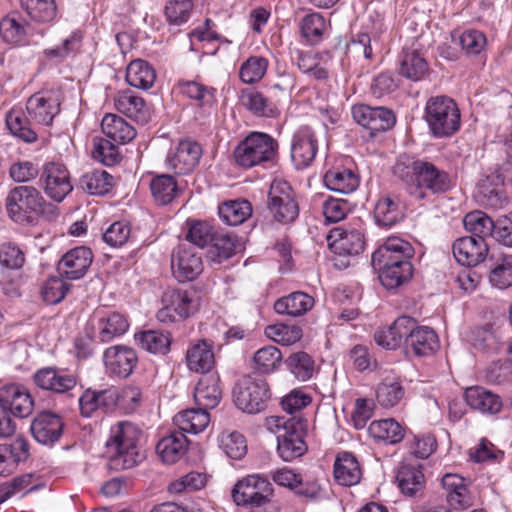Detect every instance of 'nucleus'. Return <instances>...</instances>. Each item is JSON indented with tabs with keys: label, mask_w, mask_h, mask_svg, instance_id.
<instances>
[{
	"label": "nucleus",
	"mask_w": 512,
	"mask_h": 512,
	"mask_svg": "<svg viewBox=\"0 0 512 512\" xmlns=\"http://www.w3.org/2000/svg\"><path fill=\"white\" fill-rule=\"evenodd\" d=\"M393 173L405 182L410 196L418 201L426 199L427 192L442 194L453 186L452 178L445 170L431 162L405 155L397 159Z\"/></svg>",
	"instance_id": "obj_1"
},
{
	"label": "nucleus",
	"mask_w": 512,
	"mask_h": 512,
	"mask_svg": "<svg viewBox=\"0 0 512 512\" xmlns=\"http://www.w3.org/2000/svg\"><path fill=\"white\" fill-rule=\"evenodd\" d=\"M412 245L399 237H389L372 254L371 262L380 283L386 289H395L413 276Z\"/></svg>",
	"instance_id": "obj_2"
},
{
	"label": "nucleus",
	"mask_w": 512,
	"mask_h": 512,
	"mask_svg": "<svg viewBox=\"0 0 512 512\" xmlns=\"http://www.w3.org/2000/svg\"><path fill=\"white\" fill-rule=\"evenodd\" d=\"M5 207L9 218L18 224H30L38 217L52 221L59 216L58 207L47 202L41 192L30 185L11 189L5 199Z\"/></svg>",
	"instance_id": "obj_3"
},
{
	"label": "nucleus",
	"mask_w": 512,
	"mask_h": 512,
	"mask_svg": "<svg viewBox=\"0 0 512 512\" xmlns=\"http://www.w3.org/2000/svg\"><path fill=\"white\" fill-rule=\"evenodd\" d=\"M140 436L141 430L128 421H120L110 428L105 447L111 468L130 469L142 461L143 456L137 447Z\"/></svg>",
	"instance_id": "obj_4"
},
{
	"label": "nucleus",
	"mask_w": 512,
	"mask_h": 512,
	"mask_svg": "<svg viewBox=\"0 0 512 512\" xmlns=\"http://www.w3.org/2000/svg\"><path fill=\"white\" fill-rule=\"evenodd\" d=\"M268 426L277 435V452L282 460L289 462L305 454L306 419L274 416L268 419Z\"/></svg>",
	"instance_id": "obj_5"
},
{
	"label": "nucleus",
	"mask_w": 512,
	"mask_h": 512,
	"mask_svg": "<svg viewBox=\"0 0 512 512\" xmlns=\"http://www.w3.org/2000/svg\"><path fill=\"white\" fill-rule=\"evenodd\" d=\"M424 119L435 138L453 135L461 124V114L456 102L446 95L432 96L427 100Z\"/></svg>",
	"instance_id": "obj_6"
},
{
	"label": "nucleus",
	"mask_w": 512,
	"mask_h": 512,
	"mask_svg": "<svg viewBox=\"0 0 512 512\" xmlns=\"http://www.w3.org/2000/svg\"><path fill=\"white\" fill-rule=\"evenodd\" d=\"M278 143L270 135L252 132L234 149L233 157L237 165L252 168L266 162H272L277 154Z\"/></svg>",
	"instance_id": "obj_7"
},
{
	"label": "nucleus",
	"mask_w": 512,
	"mask_h": 512,
	"mask_svg": "<svg viewBox=\"0 0 512 512\" xmlns=\"http://www.w3.org/2000/svg\"><path fill=\"white\" fill-rule=\"evenodd\" d=\"M162 307L158 310L157 319L165 324L186 319L197 312L199 297L195 291L183 289H167L161 297Z\"/></svg>",
	"instance_id": "obj_8"
},
{
	"label": "nucleus",
	"mask_w": 512,
	"mask_h": 512,
	"mask_svg": "<svg viewBox=\"0 0 512 512\" xmlns=\"http://www.w3.org/2000/svg\"><path fill=\"white\" fill-rule=\"evenodd\" d=\"M233 396L238 409L248 414H257L266 409L271 393L265 380L244 376L235 385Z\"/></svg>",
	"instance_id": "obj_9"
},
{
	"label": "nucleus",
	"mask_w": 512,
	"mask_h": 512,
	"mask_svg": "<svg viewBox=\"0 0 512 512\" xmlns=\"http://www.w3.org/2000/svg\"><path fill=\"white\" fill-rule=\"evenodd\" d=\"M267 207L272 218L280 224L293 223L299 216V204L292 187L282 180L272 182Z\"/></svg>",
	"instance_id": "obj_10"
},
{
	"label": "nucleus",
	"mask_w": 512,
	"mask_h": 512,
	"mask_svg": "<svg viewBox=\"0 0 512 512\" xmlns=\"http://www.w3.org/2000/svg\"><path fill=\"white\" fill-rule=\"evenodd\" d=\"M231 495L236 505H250L252 508L259 504H269L273 487L267 478L248 475L234 485Z\"/></svg>",
	"instance_id": "obj_11"
},
{
	"label": "nucleus",
	"mask_w": 512,
	"mask_h": 512,
	"mask_svg": "<svg viewBox=\"0 0 512 512\" xmlns=\"http://www.w3.org/2000/svg\"><path fill=\"white\" fill-rule=\"evenodd\" d=\"M40 181L44 193L53 201L62 202L73 190L70 172L61 161H48L42 166Z\"/></svg>",
	"instance_id": "obj_12"
},
{
	"label": "nucleus",
	"mask_w": 512,
	"mask_h": 512,
	"mask_svg": "<svg viewBox=\"0 0 512 512\" xmlns=\"http://www.w3.org/2000/svg\"><path fill=\"white\" fill-rule=\"evenodd\" d=\"M201 145L191 139H183L175 148L170 149L166 156L167 168L177 175H186L192 172L202 157Z\"/></svg>",
	"instance_id": "obj_13"
},
{
	"label": "nucleus",
	"mask_w": 512,
	"mask_h": 512,
	"mask_svg": "<svg viewBox=\"0 0 512 512\" xmlns=\"http://www.w3.org/2000/svg\"><path fill=\"white\" fill-rule=\"evenodd\" d=\"M353 119L369 131L370 136L391 129L396 123V116L386 107H371L360 104L352 108Z\"/></svg>",
	"instance_id": "obj_14"
},
{
	"label": "nucleus",
	"mask_w": 512,
	"mask_h": 512,
	"mask_svg": "<svg viewBox=\"0 0 512 512\" xmlns=\"http://www.w3.org/2000/svg\"><path fill=\"white\" fill-rule=\"evenodd\" d=\"M173 276L179 282L192 281L203 271L201 256L188 244H179L171 254Z\"/></svg>",
	"instance_id": "obj_15"
},
{
	"label": "nucleus",
	"mask_w": 512,
	"mask_h": 512,
	"mask_svg": "<svg viewBox=\"0 0 512 512\" xmlns=\"http://www.w3.org/2000/svg\"><path fill=\"white\" fill-rule=\"evenodd\" d=\"M119 399V391L114 386L100 390L87 388L78 399L80 414L90 418L98 410L110 411L117 406Z\"/></svg>",
	"instance_id": "obj_16"
},
{
	"label": "nucleus",
	"mask_w": 512,
	"mask_h": 512,
	"mask_svg": "<svg viewBox=\"0 0 512 512\" xmlns=\"http://www.w3.org/2000/svg\"><path fill=\"white\" fill-rule=\"evenodd\" d=\"M103 361L106 371L110 375L125 379L133 373L137 366L138 356L131 347L115 345L104 351Z\"/></svg>",
	"instance_id": "obj_17"
},
{
	"label": "nucleus",
	"mask_w": 512,
	"mask_h": 512,
	"mask_svg": "<svg viewBox=\"0 0 512 512\" xmlns=\"http://www.w3.org/2000/svg\"><path fill=\"white\" fill-rule=\"evenodd\" d=\"M26 109L35 122L51 125L54 117L60 112L59 94L53 90L37 92L28 99Z\"/></svg>",
	"instance_id": "obj_18"
},
{
	"label": "nucleus",
	"mask_w": 512,
	"mask_h": 512,
	"mask_svg": "<svg viewBox=\"0 0 512 512\" xmlns=\"http://www.w3.org/2000/svg\"><path fill=\"white\" fill-rule=\"evenodd\" d=\"M0 406L15 417L26 418L33 411L34 400L26 387L12 383L0 388Z\"/></svg>",
	"instance_id": "obj_19"
},
{
	"label": "nucleus",
	"mask_w": 512,
	"mask_h": 512,
	"mask_svg": "<svg viewBox=\"0 0 512 512\" xmlns=\"http://www.w3.org/2000/svg\"><path fill=\"white\" fill-rule=\"evenodd\" d=\"M33 380L39 388L56 394L70 392L78 382L74 373L57 367H44L37 370Z\"/></svg>",
	"instance_id": "obj_20"
},
{
	"label": "nucleus",
	"mask_w": 512,
	"mask_h": 512,
	"mask_svg": "<svg viewBox=\"0 0 512 512\" xmlns=\"http://www.w3.org/2000/svg\"><path fill=\"white\" fill-rule=\"evenodd\" d=\"M93 261L90 248L85 246L75 247L66 252L57 265V271L62 278L78 280L83 278Z\"/></svg>",
	"instance_id": "obj_21"
},
{
	"label": "nucleus",
	"mask_w": 512,
	"mask_h": 512,
	"mask_svg": "<svg viewBox=\"0 0 512 512\" xmlns=\"http://www.w3.org/2000/svg\"><path fill=\"white\" fill-rule=\"evenodd\" d=\"M318 150L317 139L308 126L300 127L293 135L291 157L295 166L308 167L315 159Z\"/></svg>",
	"instance_id": "obj_22"
},
{
	"label": "nucleus",
	"mask_w": 512,
	"mask_h": 512,
	"mask_svg": "<svg viewBox=\"0 0 512 512\" xmlns=\"http://www.w3.org/2000/svg\"><path fill=\"white\" fill-rule=\"evenodd\" d=\"M406 206L399 196L384 194L374 205L375 223L384 228H391L405 218Z\"/></svg>",
	"instance_id": "obj_23"
},
{
	"label": "nucleus",
	"mask_w": 512,
	"mask_h": 512,
	"mask_svg": "<svg viewBox=\"0 0 512 512\" xmlns=\"http://www.w3.org/2000/svg\"><path fill=\"white\" fill-rule=\"evenodd\" d=\"M452 248L456 261L467 267L476 266L483 262L488 254L486 240L474 236L456 239Z\"/></svg>",
	"instance_id": "obj_24"
},
{
	"label": "nucleus",
	"mask_w": 512,
	"mask_h": 512,
	"mask_svg": "<svg viewBox=\"0 0 512 512\" xmlns=\"http://www.w3.org/2000/svg\"><path fill=\"white\" fill-rule=\"evenodd\" d=\"M413 325V317L400 316L389 327L376 330L374 340L379 346L394 350L403 342L406 344Z\"/></svg>",
	"instance_id": "obj_25"
},
{
	"label": "nucleus",
	"mask_w": 512,
	"mask_h": 512,
	"mask_svg": "<svg viewBox=\"0 0 512 512\" xmlns=\"http://www.w3.org/2000/svg\"><path fill=\"white\" fill-rule=\"evenodd\" d=\"M330 249L337 255H358L364 249L363 234L358 230H344L340 227L332 229L327 235Z\"/></svg>",
	"instance_id": "obj_26"
},
{
	"label": "nucleus",
	"mask_w": 512,
	"mask_h": 512,
	"mask_svg": "<svg viewBox=\"0 0 512 512\" xmlns=\"http://www.w3.org/2000/svg\"><path fill=\"white\" fill-rule=\"evenodd\" d=\"M63 426V421L57 414L42 412L32 421L30 430L37 442L50 445L60 439Z\"/></svg>",
	"instance_id": "obj_27"
},
{
	"label": "nucleus",
	"mask_w": 512,
	"mask_h": 512,
	"mask_svg": "<svg viewBox=\"0 0 512 512\" xmlns=\"http://www.w3.org/2000/svg\"><path fill=\"white\" fill-rule=\"evenodd\" d=\"M438 348L439 339L436 332L427 326L417 325L415 320V325L412 326L407 338V352L417 357H427L433 355Z\"/></svg>",
	"instance_id": "obj_28"
},
{
	"label": "nucleus",
	"mask_w": 512,
	"mask_h": 512,
	"mask_svg": "<svg viewBox=\"0 0 512 512\" xmlns=\"http://www.w3.org/2000/svg\"><path fill=\"white\" fill-rule=\"evenodd\" d=\"M185 360L190 371L207 375L215 365L213 342L200 339L190 344Z\"/></svg>",
	"instance_id": "obj_29"
},
{
	"label": "nucleus",
	"mask_w": 512,
	"mask_h": 512,
	"mask_svg": "<svg viewBox=\"0 0 512 512\" xmlns=\"http://www.w3.org/2000/svg\"><path fill=\"white\" fill-rule=\"evenodd\" d=\"M116 110L136 122L145 124L150 119V110L140 96L131 90L119 92L114 99Z\"/></svg>",
	"instance_id": "obj_30"
},
{
	"label": "nucleus",
	"mask_w": 512,
	"mask_h": 512,
	"mask_svg": "<svg viewBox=\"0 0 512 512\" xmlns=\"http://www.w3.org/2000/svg\"><path fill=\"white\" fill-rule=\"evenodd\" d=\"M441 484L446 491V498L454 509H464L470 506L469 484L470 481L459 474L447 473L441 479Z\"/></svg>",
	"instance_id": "obj_31"
},
{
	"label": "nucleus",
	"mask_w": 512,
	"mask_h": 512,
	"mask_svg": "<svg viewBox=\"0 0 512 512\" xmlns=\"http://www.w3.org/2000/svg\"><path fill=\"white\" fill-rule=\"evenodd\" d=\"M29 457V444L23 437L16 438L11 444L0 445V476L12 474L20 462Z\"/></svg>",
	"instance_id": "obj_32"
},
{
	"label": "nucleus",
	"mask_w": 512,
	"mask_h": 512,
	"mask_svg": "<svg viewBox=\"0 0 512 512\" xmlns=\"http://www.w3.org/2000/svg\"><path fill=\"white\" fill-rule=\"evenodd\" d=\"M333 474L335 481L342 486H354L362 478V470L357 458L351 452H341L337 455Z\"/></svg>",
	"instance_id": "obj_33"
},
{
	"label": "nucleus",
	"mask_w": 512,
	"mask_h": 512,
	"mask_svg": "<svg viewBox=\"0 0 512 512\" xmlns=\"http://www.w3.org/2000/svg\"><path fill=\"white\" fill-rule=\"evenodd\" d=\"M418 462L403 461L398 469L396 481L400 490L408 496H414L424 488L425 476Z\"/></svg>",
	"instance_id": "obj_34"
},
{
	"label": "nucleus",
	"mask_w": 512,
	"mask_h": 512,
	"mask_svg": "<svg viewBox=\"0 0 512 512\" xmlns=\"http://www.w3.org/2000/svg\"><path fill=\"white\" fill-rule=\"evenodd\" d=\"M219 382L220 377L217 374H207L200 378L194 390V400L197 406L209 410L220 403L222 390Z\"/></svg>",
	"instance_id": "obj_35"
},
{
	"label": "nucleus",
	"mask_w": 512,
	"mask_h": 512,
	"mask_svg": "<svg viewBox=\"0 0 512 512\" xmlns=\"http://www.w3.org/2000/svg\"><path fill=\"white\" fill-rule=\"evenodd\" d=\"M465 401L472 409L483 414H497L502 409L501 398L480 386L467 388Z\"/></svg>",
	"instance_id": "obj_36"
},
{
	"label": "nucleus",
	"mask_w": 512,
	"mask_h": 512,
	"mask_svg": "<svg viewBox=\"0 0 512 512\" xmlns=\"http://www.w3.org/2000/svg\"><path fill=\"white\" fill-rule=\"evenodd\" d=\"M474 198L479 205L493 209L501 208L506 201L498 178L490 176L479 181Z\"/></svg>",
	"instance_id": "obj_37"
},
{
	"label": "nucleus",
	"mask_w": 512,
	"mask_h": 512,
	"mask_svg": "<svg viewBox=\"0 0 512 512\" xmlns=\"http://www.w3.org/2000/svg\"><path fill=\"white\" fill-rule=\"evenodd\" d=\"M34 34L32 25L23 24L14 14L4 17L0 22V35L8 44L25 45Z\"/></svg>",
	"instance_id": "obj_38"
},
{
	"label": "nucleus",
	"mask_w": 512,
	"mask_h": 512,
	"mask_svg": "<svg viewBox=\"0 0 512 512\" xmlns=\"http://www.w3.org/2000/svg\"><path fill=\"white\" fill-rule=\"evenodd\" d=\"M210 422V415L207 409L197 406V408L187 409L179 412L173 418L174 425L180 432L198 434L206 429Z\"/></svg>",
	"instance_id": "obj_39"
},
{
	"label": "nucleus",
	"mask_w": 512,
	"mask_h": 512,
	"mask_svg": "<svg viewBox=\"0 0 512 512\" xmlns=\"http://www.w3.org/2000/svg\"><path fill=\"white\" fill-rule=\"evenodd\" d=\"M137 346L154 355H166L170 351L172 336L168 331L144 330L134 335Z\"/></svg>",
	"instance_id": "obj_40"
},
{
	"label": "nucleus",
	"mask_w": 512,
	"mask_h": 512,
	"mask_svg": "<svg viewBox=\"0 0 512 512\" xmlns=\"http://www.w3.org/2000/svg\"><path fill=\"white\" fill-rule=\"evenodd\" d=\"M101 129L107 139L117 144H126L136 137L135 128L116 114H106L101 122Z\"/></svg>",
	"instance_id": "obj_41"
},
{
	"label": "nucleus",
	"mask_w": 512,
	"mask_h": 512,
	"mask_svg": "<svg viewBox=\"0 0 512 512\" xmlns=\"http://www.w3.org/2000/svg\"><path fill=\"white\" fill-rule=\"evenodd\" d=\"M314 306V299L302 291L290 293L274 303V310L281 315L297 317L304 315Z\"/></svg>",
	"instance_id": "obj_42"
},
{
	"label": "nucleus",
	"mask_w": 512,
	"mask_h": 512,
	"mask_svg": "<svg viewBox=\"0 0 512 512\" xmlns=\"http://www.w3.org/2000/svg\"><path fill=\"white\" fill-rule=\"evenodd\" d=\"M187 447L186 436L178 430L163 437L156 445V452L163 462L173 464L185 454Z\"/></svg>",
	"instance_id": "obj_43"
},
{
	"label": "nucleus",
	"mask_w": 512,
	"mask_h": 512,
	"mask_svg": "<svg viewBox=\"0 0 512 512\" xmlns=\"http://www.w3.org/2000/svg\"><path fill=\"white\" fill-rule=\"evenodd\" d=\"M369 435L386 444H397L405 435L404 428L393 418L373 421L368 427Z\"/></svg>",
	"instance_id": "obj_44"
},
{
	"label": "nucleus",
	"mask_w": 512,
	"mask_h": 512,
	"mask_svg": "<svg viewBox=\"0 0 512 512\" xmlns=\"http://www.w3.org/2000/svg\"><path fill=\"white\" fill-rule=\"evenodd\" d=\"M324 183L331 191L341 194H350L357 189L359 185V178L350 169L337 168L328 170L325 173Z\"/></svg>",
	"instance_id": "obj_45"
},
{
	"label": "nucleus",
	"mask_w": 512,
	"mask_h": 512,
	"mask_svg": "<svg viewBox=\"0 0 512 512\" xmlns=\"http://www.w3.org/2000/svg\"><path fill=\"white\" fill-rule=\"evenodd\" d=\"M155 80L156 72L145 60H133L126 69V81L132 87L147 90L152 87Z\"/></svg>",
	"instance_id": "obj_46"
},
{
	"label": "nucleus",
	"mask_w": 512,
	"mask_h": 512,
	"mask_svg": "<svg viewBox=\"0 0 512 512\" xmlns=\"http://www.w3.org/2000/svg\"><path fill=\"white\" fill-rule=\"evenodd\" d=\"M150 190L154 201L161 206L170 204L180 194L175 178L169 174L154 176L150 182Z\"/></svg>",
	"instance_id": "obj_47"
},
{
	"label": "nucleus",
	"mask_w": 512,
	"mask_h": 512,
	"mask_svg": "<svg viewBox=\"0 0 512 512\" xmlns=\"http://www.w3.org/2000/svg\"><path fill=\"white\" fill-rule=\"evenodd\" d=\"M128 328L127 318L118 312H113L99 319L97 338L101 343H108L125 334Z\"/></svg>",
	"instance_id": "obj_48"
},
{
	"label": "nucleus",
	"mask_w": 512,
	"mask_h": 512,
	"mask_svg": "<svg viewBox=\"0 0 512 512\" xmlns=\"http://www.w3.org/2000/svg\"><path fill=\"white\" fill-rule=\"evenodd\" d=\"M79 188L90 195H105L113 186V177L105 170L93 169L79 179Z\"/></svg>",
	"instance_id": "obj_49"
},
{
	"label": "nucleus",
	"mask_w": 512,
	"mask_h": 512,
	"mask_svg": "<svg viewBox=\"0 0 512 512\" xmlns=\"http://www.w3.org/2000/svg\"><path fill=\"white\" fill-rule=\"evenodd\" d=\"M252 205L248 200L237 199L226 201L219 206V217L230 226L244 223L252 215Z\"/></svg>",
	"instance_id": "obj_50"
},
{
	"label": "nucleus",
	"mask_w": 512,
	"mask_h": 512,
	"mask_svg": "<svg viewBox=\"0 0 512 512\" xmlns=\"http://www.w3.org/2000/svg\"><path fill=\"white\" fill-rule=\"evenodd\" d=\"M427 61L416 50L403 48L400 74L412 81H419L428 73Z\"/></svg>",
	"instance_id": "obj_51"
},
{
	"label": "nucleus",
	"mask_w": 512,
	"mask_h": 512,
	"mask_svg": "<svg viewBox=\"0 0 512 512\" xmlns=\"http://www.w3.org/2000/svg\"><path fill=\"white\" fill-rule=\"evenodd\" d=\"M242 103L256 116L275 117L278 114L277 100L266 97L259 91L244 92Z\"/></svg>",
	"instance_id": "obj_52"
},
{
	"label": "nucleus",
	"mask_w": 512,
	"mask_h": 512,
	"mask_svg": "<svg viewBox=\"0 0 512 512\" xmlns=\"http://www.w3.org/2000/svg\"><path fill=\"white\" fill-rule=\"evenodd\" d=\"M20 5L32 20L40 23H51L57 14L55 0H20Z\"/></svg>",
	"instance_id": "obj_53"
},
{
	"label": "nucleus",
	"mask_w": 512,
	"mask_h": 512,
	"mask_svg": "<svg viewBox=\"0 0 512 512\" xmlns=\"http://www.w3.org/2000/svg\"><path fill=\"white\" fill-rule=\"evenodd\" d=\"M494 221L482 211H472L463 219L464 227L476 238L485 240L491 237L495 228Z\"/></svg>",
	"instance_id": "obj_54"
},
{
	"label": "nucleus",
	"mask_w": 512,
	"mask_h": 512,
	"mask_svg": "<svg viewBox=\"0 0 512 512\" xmlns=\"http://www.w3.org/2000/svg\"><path fill=\"white\" fill-rule=\"evenodd\" d=\"M282 362L281 351L272 345L257 350L253 356V369L261 374L274 372Z\"/></svg>",
	"instance_id": "obj_55"
},
{
	"label": "nucleus",
	"mask_w": 512,
	"mask_h": 512,
	"mask_svg": "<svg viewBox=\"0 0 512 512\" xmlns=\"http://www.w3.org/2000/svg\"><path fill=\"white\" fill-rule=\"evenodd\" d=\"M404 396L405 389L398 380L385 379L377 387V402L384 408L397 406L403 400Z\"/></svg>",
	"instance_id": "obj_56"
},
{
	"label": "nucleus",
	"mask_w": 512,
	"mask_h": 512,
	"mask_svg": "<svg viewBox=\"0 0 512 512\" xmlns=\"http://www.w3.org/2000/svg\"><path fill=\"white\" fill-rule=\"evenodd\" d=\"M469 340L475 348L488 352H497L504 344L497 331L486 326L473 329Z\"/></svg>",
	"instance_id": "obj_57"
},
{
	"label": "nucleus",
	"mask_w": 512,
	"mask_h": 512,
	"mask_svg": "<svg viewBox=\"0 0 512 512\" xmlns=\"http://www.w3.org/2000/svg\"><path fill=\"white\" fill-rule=\"evenodd\" d=\"M289 371L300 381H307L312 378L315 372V362L308 353L298 351L292 353L286 360Z\"/></svg>",
	"instance_id": "obj_58"
},
{
	"label": "nucleus",
	"mask_w": 512,
	"mask_h": 512,
	"mask_svg": "<svg viewBox=\"0 0 512 512\" xmlns=\"http://www.w3.org/2000/svg\"><path fill=\"white\" fill-rule=\"evenodd\" d=\"M489 282L501 290L512 286V255H503L496 260L489 274Z\"/></svg>",
	"instance_id": "obj_59"
},
{
	"label": "nucleus",
	"mask_w": 512,
	"mask_h": 512,
	"mask_svg": "<svg viewBox=\"0 0 512 512\" xmlns=\"http://www.w3.org/2000/svg\"><path fill=\"white\" fill-rule=\"evenodd\" d=\"M325 29V19L317 12L306 14L300 21L301 34L311 45H316L322 40Z\"/></svg>",
	"instance_id": "obj_60"
},
{
	"label": "nucleus",
	"mask_w": 512,
	"mask_h": 512,
	"mask_svg": "<svg viewBox=\"0 0 512 512\" xmlns=\"http://www.w3.org/2000/svg\"><path fill=\"white\" fill-rule=\"evenodd\" d=\"M269 62L262 56H251L240 66L239 76L243 83L254 84L259 82L266 74Z\"/></svg>",
	"instance_id": "obj_61"
},
{
	"label": "nucleus",
	"mask_w": 512,
	"mask_h": 512,
	"mask_svg": "<svg viewBox=\"0 0 512 512\" xmlns=\"http://www.w3.org/2000/svg\"><path fill=\"white\" fill-rule=\"evenodd\" d=\"M6 125L9 131L24 142L36 141V132L30 127L28 119L21 111L12 110L6 115Z\"/></svg>",
	"instance_id": "obj_62"
},
{
	"label": "nucleus",
	"mask_w": 512,
	"mask_h": 512,
	"mask_svg": "<svg viewBox=\"0 0 512 512\" xmlns=\"http://www.w3.org/2000/svg\"><path fill=\"white\" fill-rule=\"evenodd\" d=\"M265 335L284 346H290L302 338V329L297 325L278 323L265 328Z\"/></svg>",
	"instance_id": "obj_63"
},
{
	"label": "nucleus",
	"mask_w": 512,
	"mask_h": 512,
	"mask_svg": "<svg viewBox=\"0 0 512 512\" xmlns=\"http://www.w3.org/2000/svg\"><path fill=\"white\" fill-rule=\"evenodd\" d=\"M187 225L186 240L200 248L210 244L217 230L207 221L188 220Z\"/></svg>",
	"instance_id": "obj_64"
}]
</instances>
